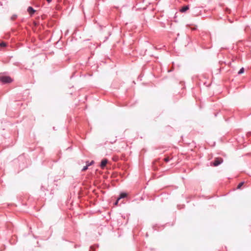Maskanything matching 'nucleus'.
Masks as SVG:
<instances>
[{
  "label": "nucleus",
  "instance_id": "3",
  "mask_svg": "<svg viewBox=\"0 0 251 251\" xmlns=\"http://www.w3.org/2000/svg\"><path fill=\"white\" fill-rule=\"evenodd\" d=\"M27 10L29 14H30L31 15H33L35 12V10L32 7L30 6L28 7Z\"/></svg>",
  "mask_w": 251,
  "mask_h": 251
},
{
  "label": "nucleus",
  "instance_id": "1",
  "mask_svg": "<svg viewBox=\"0 0 251 251\" xmlns=\"http://www.w3.org/2000/svg\"><path fill=\"white\" fill-rule=\"evenodd\" d=\"M223 162V159L220 157H217L215 159L213 162H211V165L216 167L221 164Z\"/></svg>",
  "mask_w": 251,
  "mask_h": 251
},
{
  "label": "nucleus",
  "instance_id": "6",
  "mask_svg": "<svg viewBox=\"0 0 251 251\" xmlns=\"http://www.w3.org/2000/svg\"><path fill=\"white\" fill-rule=\"evenodd\" d=\"M126 196H127V194L126 193H123L121 194L120 197L118 199V201H119L120 199H121L124 198L126 197Z\"/></svg>",
  "mask_w": 251,
  "mask_h": 251
},
{
  "label": "nucleus",
  "instance_id": "7",
  "mask_svg": "<svg viewBox=\"0 0 251 251\" xmlns=\"http://www.w3.org/2000/svg\"><path fill=\"white\" fill-rule=\"evenodd\" d=\"M244 182H240V183L238 184V185L237 186V189H241V187L244 185Z\"/></svg>",
  "mask_w": 251,
  "mask_h": 251
},
{
  "label": "nucleus",
  "instance_id": "13",
  "mask_svg": "<svg viewBox=\"0 0 251 251\" xmlns=\"http://www.w3.org/2000/svg\"><path fill=\"white\" fill-rule=\"evenodd\" d=\"M118 201H118V200H117V201L115 202V205H117L118 204Z\"/></svg>",
  "mask_w": 251,
  "mask_h": 251
},
{
  "label": "nucleus",
  "instance_id": "5",
  "mask_svg": "<svg viewBox=\"0 0 251 251\" xmlns=\"http://www.w3.org/2000/svg\"><path fill=\"white\" fill-rule=\"evenodd\" d=\"M189 8V6L188 5H185V6H183L180 9V12H182V13H183V12H185V11H186L187 10H188Z\"/></svg>",
  "mask_w": 251,
  "mask_h": 251
},
{
  "label": "nucleus",
  "instance_id": "4",
  "mask_svg": "<svg viewBox=\"0 0 251 251\" xmlns=\"http://www.w3.org/2000/svg\"><path fill=\"white\" fill-rule=\"evenodd\" d=\"M107 163V159H103L100 164V167L101 168H104V167L106 166V164Z\"/></svg>",
  "mask_w": 251,
  "mask_h": 251
},
{
  "label": "nucleus",
  "instance_id": "2",
  "mask_svg": "<svg viewBox=\"0 0 251 251\" xmlns=\"http://www.w3.org/2000/svg\"><path fill=\"white\" fill-rule=\"evenodd\" d=\"M0 80L4 83H10L12 81V78L10 77L7 76L0 77Z\"/></svg>",
  "mask_w": 251,
  "mask_h": 251
},
{
  "label": "nucleus",
  "instance_id": "14",
  "mask_svg": "<svg viewBox=\"0 0 251 251\" xmlns=\"http://www.w3.org/2000/svg\"><path fill=\"white\" fill-rule=\"evenodd\" d=\"M47 0V1H48V2H50L51 1V0Z\"/></svg>",
  "mask_w": 251,
  "mask_h": 251
},
{
  "label": "nucleus",
  "instance_id": "9",
  "mask_svg": "<svg viewBox=\"0 0 251 251\" xmlns=\"http://www.w3.org/2000/svg\"><path fill=\"white\" fill-rule=\"evenodd\" d=\"M88 166L89 165H88V164H87V165L83 168L82 171H85L88 169Z\"/></svg>",
  "mask_w": 251,
  "mask_h": 251
},
{
  "label": "nucleus",
  "instance_id": "10",
  "mask_svg": "<svg viewBox=\"0 0 251 251\" xmlns=\"http://www.w3.org/2000/svg\"><path fill=\"white\" fill-rule=\"evenodd\" d=\"M170 160V158H169V157H165L164 159V161H165L166 162H168L169 160Z\"/></svg>",
  "mask_w": 251,
  "mask_h": 251
},
{
  "label": "nucleus",
  "instance_id": "8",
  "mask_svg": "<svg viewBox=\"0 0 251 251\" xmlns=\"http://www.w3.org/2000/svg\"><path fill=\"white\" fill-rule=\"evenodd\" d=\"M244 72V68H242L238 72V74L240 75L243 74Z\"/></svg>",
  "mask_w": 251,
  "mask_h": 251
},
{
  "label": "nucleus",
  "instance_id": "16",
  "mask_svg": "<svg viewBox=\"0 0 251 251\" xmlns=\"http://www.w3.org/2000/svg\"><path fill=\"white\" fill-rule=\"evenodd\" d=\"M15 18V17H13V18H12L13 19H14Z\"/></svg>",
  "mask_w": 251,
  "mask_h": 251
},
{
  "label": "nucleus",
  "instance_id": "11",
  "mask_svg": "<svg viewBox=\"0 0 251 251\" xmlns=\"http://www.w3.org/2000/svg\"><path fill=\"white\" fill-rule=\"evenodd\" d=\"M0 46L1 47H4L6 46V43L4 42H2L0 44Z\"/></svg>",
  "mask_w": 251,
  "mask_h": 251
},
{
  "label": "nucleus",
  "instance_id": "12",
  "mask_svg": "<svg viewBox=\"0 0 251 251\" xmlns=\"http://www.w3.org/2000/svg\"><path fill=\"white\" fill-rule=\"evenodd\" d=\"M94 163V161H92L90 163H88V165L89 166L92 165Z\"/></svg>",
  "mask_w": 251,
  "mask_h": 251
},
{
  "label": "nucleus",
  "instance_id": "15",
  "mask_svg": "<svg viewBox=\"0 0 251 251\" xmlns=\"http://www.w3.org/2000/svg\"><path fill=\"white\" fill-rule=\"evenodd\" d=\"M15 18V17H13V18H12L13 19H14Z\"/></svg>",
  "mask_w": 251,
  "mask_h": 251
}]
</instances>
